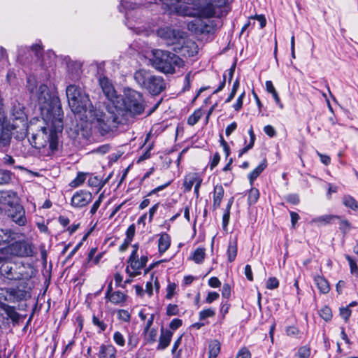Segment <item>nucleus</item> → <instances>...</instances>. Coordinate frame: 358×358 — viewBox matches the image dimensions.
<instances>
[{"instance_id":"27","label":"nucleus","mask_w":358,"mask_h":358,"mask_svg":"<svg viewBox=\"0 0 358 358\" xmlns=\"http://www.w3.org/2000/svg\"><path fill=\"white\" fill-rule=\"evenodd\" d=\"M314 281L320 292L322 294H327L330 290V286L328 281L320 275L315 276Z\"/></svg>"},{"instance_id":"46","label":"nucleus","mask_w":358,"mask_h":358,"mask_svg":"<svg viewBox=\"0 0 358 358\" xmlns=\"http://www.w3.org/2000/svg\"><path fill=\"white\" fill-rule=\"evenodd\" d=\"M339 220V229L342 231L343 234H345L350 231L351 229V224L345 219H338Z\"/></svg>"},{"instance_id":"31","label":"nucleus","mask_w":358,"mask_h":358,"mask_svg":"<svg viewBox=\"0 0 358 358\" xmlns=\"http://www.w3.org/2000/svg\"><path fill=\"white\" fill-rule=\"evenodd\" d=\"M228 261L232 262L237 255V241L236 240H231L229 242L227 251Z\"/></svg>"},{"instance_id":"60","label":"nucleus","mask_w":358,"mask_h":358,"mask_svg":"<svg viewBox=\"0 0 358 358\" xmlns=\"http://www.w3.org/2000/svg\"><path fill=\"white\" fill-rule=\"evenodd\" d=\"M340 315L345 321H348L351 315V310L348 307L341 308Z\"/></svg>"},{"instance_id":"51","label":"nucleus","mask_w":358,"mask_h":358,"mask_svg":"<svg viewBox=\"0 0 358 358\" xmlns=\"http://www.w3.org/2000/svg\"><path fill=\"white\" fill-rule=\"evenodd\" d=\"M266 288L268 289H274L279 287V281L275 277H271L266 281Z\"/></svg>"},{"instance_id":"56","label":"nucleus","mask_w":358,"mask_h":358,"mask_svg":"<svg viewBox=\"0 0 358 358\" xmlns=\"http://www.w3.org/2000/svg\"><path fill=\"white\" fill-rule=\"evenodd\" d=\"M103 197H104L103 194H101L99 195L98 199L96 200L95 202L93 203V205L90 209V213L92 215H94L96 213V212L97 211L98 208H99V206L103 201Z\"/></svg>"},{"instance_id":"23","label":"nucleus","mask_w":358,"mask_h":358,"mask_svg":"<svg viewBox=\"0 0 358 358\" xmlns=\"http://www.w3.org/2000/svg\"><path fill=\"white\" fill-rule=\"evenodd\" d=\"M127 262L129 264V266L131 268V269L134 270V272L130 271L129 266H127L126 268V273H128L129 275L131 278L140 274V272L138 271L144 268V266L138 259V257L136 259H128Z\"/></svg>"},{"instance_id":"10","label":"nucleus","mask_w":358,"mask_h":358,"mask_svg":"<svg viewBox=\"0 0 358 358\" xmlns=\"http://www.w3.org/2000/svg\"><path fill=\"white\" fill-rule=\"evenodd\" d=\"M10 120L13 121V129H16L20 127V125L17 122H19L23 128L26 127L27 117L24 112L23 107L21 106L20 103H18L17 105H14L10 109Z\"/></svg>"},{"instance_id":"40","label":"nucleus","mask_w":358,"mask_h":358,"mask_svg":"<svg viewBox=\"0 0 358 358\" xmlns=\"http://www.w3.org/2000/svg\"><path fill=\"white\" fill-rule=\"evenodd\" d=\"M205 257V249L204 248H196L192 256V259L196 264H201L203 262Z\"/></svg>"},{"instance_id":"7","label":"nucleus","mask_w":358,"mask_h":358,"mask_svg":"<svg viewBox=\"0 0 358 358\" xmlns=\"http://www.w3.org/2000/svg\"><path fill=\"white\" fill-rule=\"evenodd\" d=\"M122 102L124 110L132 117L142 115L145 110V102L143 94L131 88L124 89Z\"/></svg>"},{"instance_id":"30","label":"nucleus","mask_w":358,"mask_h":358,"mask_svg":"<svg viewBox=\"0 0 358 358\" xmlns=\"http://www.w3.org/2000/svg\"><path fill=\"white\" fill-rule=\"evenodd\" d=\"M221 345L217 340H213L208 345V358H217L220 352Z\"/></svg>"},{"instance_id":"36","label":"nucleus","mask_w":358,"mask_h":358,"mask_svg":"<svg viewBox=\"0 0 358 358\" xmlns=\"http://www.w3.org/2000/svg\"><path fill=\"white\" fill-rule=\"evenodd\" d=\"M157 35L166 40H171L176 38L174 30L169 27L160 28L157 30Z\"/></svg>"},{"instance_id":"11","label":"nucleus","mask_w":358,"mask_h":358,"mask_svg":"<svg viewBox=\"0 0 358 358\" xmlns=\"http://www.w3.org/2000/svg\"><path fill=\"white\" fill-rule=\"evenodd\" d=\"M93 199L91 192L87 190L81 189L77 191L71 198V204L73 207L80 208L86 206Z\"/></svg>"},{"instance_id":"45","label":"nucleus","mask_w":358,"mask_h":358,"mask_svg":"<svg viewBox=\"0 0 358 358\" xmlns=\"http://www.w3.org/2000/svg\"><path fill=\"white\" fill-rule=\"evenodd\" d=\"M106 183V180H101L97 176H91L88 180V185L90 187H99V188H102Z\"/></svg>"},{"instance_id":"28","label":"nucleus","mask_w":358,"mask_h":358,"mask_svg":"<svg viewBox=\"0 0 358 358\" xmlns=\"http://www.w3.org/2000/svg\"><path fill=\"white\" fill-rule=\"evenodd\" d=\"M1 309L4 310L8 317L14 322H18L20 320V315L16 311L15 307L8 304L1 305Z\"/></svg>"},{"instance_id":"17","label":"nucleus","mask_w":358,"mask_h":358,"mask_svg":"<svg viewBox=\"0 0 358 358\" xmlns=\"http://www.w3.org/2000/svg\"><path fill=\"white\" fill-rule=\"evenodd\" d=\"M0 204L11 208L18 203L17 194L12 191H0Z\"/></svg>"},{"instance_id":"48","label":"nucleus","mask_w":358,"mask_h":358,"mask_svg":"<svg viewBox=\"0 0 358 358\" xmlns=\"http://www.w3.org/2000/svg\"><path fill=\"white\" fill-rule=\"evenodd\" d=\"M345 259L349 263L351 273L358 275V266L356 262L348 255H345Z\"/></svg>"},{"instance_id":"18","label":"nucleus","mask_w":358,"mask_h":358,"mask_svg":"<svg viewBox=\"0 0 358 358\" xmlns=\"http://www.w3.org/2000/svg\"><path fill=\"white\" fill-rule=\"evenodd\" d=\"M198 45L192 39H186L180 48V52L185 57H193L198 52Z\"/></svg>"},{"instance_id":"39","label":"nucleus","mask_w":358,"mask_h":358,"mask_svg":"<svg viewBox=\"0 0 358 358\" xmlns=\"http://www.w3.org/2000/svg\"><path fill=\"white\" fill-rule=\"evenodd\" d=\"M10 288H0V307L1 305L6 304L5 302H10Z\"/></svg>"},{"instance_id":"13","label":"nucleus","mask_w":358,"mask_h":358,"mask_svg":"<svg viewBox=\"0 0 358 358\" xmlns=\"http://www.w3.org/2000/svg\"><path fill=\"white\" fill-rule=\"evenodd\" d=\"M145 89L152 95H158L166 89V83L162 77L152 75Z\"/></svg>"},{"instance_id":"1","label":"nucleus","mask_w":358,"mask_h":358,"mask_svg":"<svg viewBox=\"0 0 358 358\" xmlns=\"http://www.w3.org/2000/svg\"><path fill=\"white\" fill-rule=\"evenodd\" d=\"M49 113H41L44 121L46 122L47 127H41L36 133H33L29 140L32 146L36 149L45 148L48 145L52 152L58 148V135L59 132H62L63 129V117L64 113L60 106V112L53 111L52 108H50Z\"/></svg>"},{"instance_id":"64","label":"nucleus","mask_w":358,"mask_h":358,"mask_svg":"<svg viewBox=\"0 0 358 358\" xmlns=\"http://www.w3.org/2000/svg\"><path fill=\"white\" fill-rule=\"evenodd\" d=\"M286 201L292 204L297 205L300 200L298 194H291L286 196Z\"/></svg>"},{"instance_id":"2","label":"nucleus","mask_w":358,"mask_h":358,"mask_svg":"<svg viewBox=\"0 0 358 358\" xmlns=\"http://www.w3.org/2000/svg\"><path fill=\"white\" fill-rule=\"evenodd\" d=\"M17 233L8 228H0V264L15 257L34 255V245L27 240H17Z\"/></svg>"},{"instance_id":"19","label":"nucleus","mask_w":358,"mask_h":358,"mask_svg":"<svg viewBox=\"0 0 358 358\" xmlns=\"http://www.w3.org/2000/svg\"><path fill=\"white\" fill-rule=\"evenodd\" d=\"M2 262L0 265V273L4 278L11 280H17L22 278V274L17 273L15 268L10 264H3Z\"/></svg>"},{"instance_id":"35","label":"nucleus","mask_w":358,"mask_h":358,"mask_svg":"<svg viewBox=\"0 0 358 358\" xmlns=\"http://www.w3.org/2000/svg\"><path fill=\"white\" fill-rule=\"evenodd\" d=\"M102 312H101V316L99 317L98 315H96L93 314L92 315V324L99 329L98 332L101 333L106 330L107 324L104 322L103 320H101Z\"/></svg>"},{"instance_id":"37","label":"nucleus","mask_w":358,"mask_h":358,"mask_svg":"<svg viewBox=\"0 0 358 358\" xmlns=\"http://www.w3.org/2000/svg\"><path fill=\"white\" fill-rule=\"evenodd\" d=\"M259 198V189L252 187L250 189L248 193V203L249 206L255 204Z\"/></svg>"},{"instance_id":"20","label":"nucleus","mask_w":358,"mask_h":358,"mask_svg":"<svg viewBox=\"0 0 358 358\" xmlns=\"http://www.w3.org/2000/svg\"><path fill=\"white\" fill-rule=\"evenodd\" d=\"M151 76L150 72L145 69H139L134 74L135 81L143 88H145Z\"/></svg>"},{"instance_id":"55","label":"nucleus","mask_w":358,"mask_h":358,"mask_svg":"<svg viewBox=\"0 0 358 358\" xmlns=\"http://www.w3.org/2000/svg\"><path fill=\"white\" fill-rule=\"evenodd\" d=\"M176 289V285L174 282L169 283L166 287V299H171L174 295Z\"/></svg>"},{"instance_id":"49","label":"nucleus","mask_w":358,"mask_h":358,"mask_svg":"<svg viewBox=\"0 0 358 358\" xmlns=\"http://www.w3.org/2000/svg\"><path fill=\"white\" fill-rule=\"evenodd\" d=\"M166 315L168 316L178 315L180 310L178 305L176 304H169L166 307Z\"/></svg>"},{"instance_id":"25","label":"nucleus","mask_w":358,"mask_h":358,"mask_svg":"<svg viewBox=\"0 0 358 358\" xmlns=\"http://www.w3.org/2000/svg\"><path fill=\"white\" fill-rule=\"evenodd\" d=\"M171 245V237L166 233L161 234L158 241V250L159 253H164Z\"/></svg>"},{"instance_id":"50","label":"nucleus","mask_w":358,"mask_h":358,"mask_svg":"<svg viewBox=\"0 0 358 358\" xmlns=\"http://www.w3.org/2000/svg\"><path fill=\"white\" fill-rule=\"evenodd\" d=\"M113 340L115 343L120 347H123L125 345L124 336L120 331H115L114 333Z\"/></svg>"},{"instance_id":"41","label":"nucleus","mask_w":358,"mask_h":358,"mask_svg":"<svg viewBox=\"0 0 358 358\" xmlns=\"http://www.w3.org/2000/svg\"><path fill=\"white\" fill-rule=\"evenodd\" d=\"M12 173L10 171L0 169V185L8 184L11 180Z\"/></svg>"},{"instance_id":"52","label":"nucleus","mask_w":358,"mask_h":358,"mask_svg":"<svg viewBox=\"0 0 358 358\" xmlns=\"http://www.w3.org/2000/svg\"><path fill=\"white\" fill-rule=\"evenodd\" d=\"M310 355V348L307 346L301 347L297 352L298 358H308Z\"/></svg>"},{"instance_id":"53","label":"nucleus","mask_w":358,"mask_h":358,"mask_svg":"<svg viewBox=\"0 0 358 358\" xmlns=\"http://www.w3.org/2000/svg\"><path fill=\"white\" fill-rule=\"evenodd\" d=\"M138 344V338L135 336H129L128 338V348L129 351H132L137 347Z\"/></svg>"},{"instance_id":"57","label":"nucleus","mask_w":358,"mask_h":358,"mask_svg":"<svg viewBox=\"0 0 358 358\" xmlns=\"http://www.w3.org/2000/svg\"><path fill=\"white\" fill-rule=\"evenodd\" d=\"M220 297L219 293L216 292H209L208 293V295L205 299V303H211L213 301L217 300Z\"/></svg>"},{"instance_id":"15","label":"nucleus","mask_w":358,"mask_h":358,"mask_svg":"<svg viewBox=\"0 0 358 358\" xmlns=\"http://www.w3.org/2000/svg\"><path fill=\"white\" fill-rule=\"evenodd\" d=\"M99 83L106 98L108 100L113 101L116 97V91L112 82L106 76H100Z\"/></svg>"},{"instance_id":"8","label":"nucleus","mask_w":358,"mask_h":358,"mask_svg":"<svg viewBox=\"0 0 358 358\" xmlns=\"http://www.w3.org/2000/svg\"><path fill=\"white\" fill-rule=\"evenodd\" d=\"M227 3L228 0H210L203 8L202 13L206 17H221L229 12Z\"/></svg>"},{"instance_id":"32","label":"nucleus","mask_w":358,"mask_h":358,"mask_svg":"<svg viewBox=\"0 0 358 358\" xmlns=\"http://www.w3.org/2000/svg\"><path fill=\"white\" fill-rule=\"evenodd\" d=\"M266 91L272 94L273 98L274 99L277 105H278L281 108L283 107L282 103L280 101V99L278 96L277 91L275 90L273 83L271 80H267L265 83Z\"/></svg>"},{"instance_id":"16","label":"nucleus","mask_w":358,"mask_h":358,"mask_svg":"<svg viewBox=\"0 0 358 358\" xmlns=\"http://www.w3.org/2000/svg\"><path fill=\"white\" fill-rule=\"evenodd\" d=\"M173 335V331L164 328L162 326L160 328V335L159 338V343L156 348L157 350H165L170 345Z\"/></svg>"},{"instance_id":"24","label":"nucleus","mask_w":358,"mask_h":358,"mask_svg":"<svg viewBox=\"0 0 358 358\" xmlns=\"http://www.w3.org/2000/svg\"><path fill=\"white\" fill-rule=\"evenodd\" d=\"M336 219H341V217L334 215H324L313 219L311 222L318 225H326L334 223Z\"/></svg>"},{"instance_id":"44","label":"nucleus","mask_w":358,"mask_h":358,"mask_svg":"<svg viewBox=\"0 0 358 358\" xmlns=\"http://www.w3.org/2000/svg\"><path fill=\"white\" fill-rule=\"evenodd\" d=\"M86 179V173L79 172L74 180L70 182V186L72 187H77L82 185Z\"/></svg>"},{"instance_id":"42","label":"nucleus","mask_w":358,"mask_h":358,"mask_svg":"<svg viewBox=\"0 0 358 358\" xmlns=\"http://www.w3.org/2000/svg\"><path fill=\"white\" fill-rule=\"evenodd\" d=\"M67 67L69 69V71H70L72 74H76L78 76L81 71L82 64L78 62L70 61L67 63Z\"/></svg>"},{"instance_id":"38","label":"nucleus","mask_w":358,"mask_h":358,"mask_svg":"<svg viewBox=\"0 0 358 358\" xmlns=\"http://www.w3.org/2000/svg\"><path fill=\"white\" fill-rule=\"evenodd\" d=\"M203 115L201 109H196L194 112L189 116L187 119V124L190 126L195 125L201 119Z\"/></svg>"},{"instance_id":"6","label":"nucleus","mask_w":358,"mask_h":358,"mask_svg":"<svg viewBox=\"0 0 358 358\" xmlns=\"http://www.w3.org/2000/svg\"><path fill=\"white\" fill-rule=\"evenodd\" d=\"M69 105L74 113H87L88 110L93 106L89 95L83 88L76 85H69L66 89Z\"/></svg>"},{"instance_id":"9","label":"nucleus","mask_w":358,"mask_h":358,"mask_svg":"<svg viewBox=\"0 0 358 358\" xmlns=\"http://www.w3.org/2000/svg\"><path fill=\"white\" fill-rule=\"evenodd\" d=\"M164 9L174 11L180 15H190L191 10L187 4H190L192 0H161Z\"/></svg>"},{"instance_id":"63","label":"nucleus","mask_w":358,"mask_h":358,"mask_svg":"<svg viewBox=\"0 0 358 358\" xmlns=\"http://www.w3.org/2000/svg\"><path fill=\"white\" fill-rule=\"evenodd\" d=\"M222 296L224 299H229L231 296V287L229 284L225 283L223 285L222 289Z\"/></svg>"},{"instance_id":"47","label":"nucleus","mask_w":358,"mask_h":358,"mask_svg":"<svg viewBox=\"0 0 358 358\" xmlns=\"http://www.w3.org/2000/svg\"><path fill=\"white\" fill-rule=\"evenodd\" d=\"M215 315V311L213 308L204 309L199 312V320H203L208 317H213Z\"/></svg>"},{"instance_id":"5","label":"nucleus","mask_w":358,"mask_h":358,"mask_svg":"<svg viewBox=\"0 0 358 358\" xmlns=\"http://www.w3.org/2000/svg\"><path fill=\"white\" fill-rule=\"evenodd\" d=\"M150 59L152 66L164 73H174L176 68L184 65L183 60L178 55L162 50H154Z\"/></svg>"},{"instance_id":"3","label":"nucleus","mask_w":358,"mask_h":358,"mask_svg":"<svg viewBox=\"0 0 358 358\" xmlns=\"http://www.w3.org/2000/svg\"><path fill=\"white\" fill-rule=\"evenodd\" d=\"M26 87L29 92L31 99L37 102L41 111L48 113L50 108H52L53 111L60 112L62 106L59 97L52 95L48 87L45 84H41L38 87L36 76L29 75L27 77Z\"/></svg>"},{"instance_id":"26","label":"nucleus","mask_w":358,"mask_h":358,"mask_svg":"<svg viewBox=\"0 0 358 358\" xmlns=\"http://www.w3.org/2000/svg\"><path fill=\"white\" fill-rule=\"evenodd\" d=\"M267 166L266 159H264L248 175V179L251 185L253 184L254 181L257 177L263 172V171Z\"/></svg>"},{"instance_id":"21","label":"nucleus","mask_w":358,"mask_h":358,"mask_svg":"<svg viewBox=\"0 0 358 358\" xmlns=\"http://www.w3.org/2000/svg\"><path fill=\"white\" fill-rule=\"evenodd\" d=\"M224 194V189L222 185H217L214 187L213 192V210H217L221 206V203Z\"/></svg>"},{"instance_id":"34","label":"nucleus","mask_w":358,"mask_h":358,"mask_svg":"<svg viewBox=\"0 0 358 358\" xmlns=\"http://www.w3.org/2000/svg\"><path fill=\"white\" fill-rule=\"evenodd\" d=\"M343 205L352 209V210L357 211L358 210V202L357 201L350 195H345L343 198Z\"/></svg>"},{"instance_id":"62","label":"nucleus","mask_w":358,"mask_h":358,"mask_svg":"<svg viewBox=\"0 0 358 358\" xmlns=\"http://www.w3.org/2000/svg\"><path fill=\"white\" fill-rule=\"evenodd\" d=\"M135 230H136L135 225L134 224H131L127 229L126 239H127L128 241H132V239L135 235Z\"/></svg>"},{"instance_id":"43","label":"nucleus","mask_w":358,"mask_h":358,"mask_svg":"<svg viewBox=\"0 0 358 358\" xmlns=\"http://www.w3.org/2000/svg\"><path fill=\"white\" fill-rule=\"evenodd\" d=\"M182 335H180L174 342L172 347L171 353L174 358H180L181 355V349L178 351V349L181 344Z\"/></svg>"},{"instance_id":"33","label":"nucleus","mask_w":358,"mask_h":358,"mask_svg":"<svg viewBox=\"0 0 358 358\" xmlns=\"http://www.w3.org/2000/svg\"><path fill=\"white\" fill-rule=\"evenodd\" d=\"M127 296L120 291H116L108 298L109 301L114 304H120L125 302Z\"/></svg>"},{"instance_id":"59","label":"nucleus","mask_w":358,"mask_h":358,"mask_svg":"<svg viewBox=\"0 0 358 358\" xmlns=\"http://www.w3.org/2000/svg\"><path fill=\"white\" fill-rule=\"evenodd\" d=\"M236 358H251V354L249 350L243 347L238 352Z\"/></svg>"},{"instance_id":"61","label":"nucleus","mask_w":358,"mask_h":358,"mask_svg":"<svg viewBox=\"0 0 358 358\" xmlns=\"http://www.w3.org/2000/svg\"><path fill=\"white\" fill-rule=\"evenodd\" d=\"M119 319L124 322H129L131 319V315L126 310H120L118 311Z\"/></svg>"},{"instance_id":"29","label":"nucleus","mask_w":358,"mask_h":358,"mask_svg":"<svg viewBox=\"0 0 358 358\" xmlns=\"http://www.w3.org/2000/svg\"><path fill=\"white\" fill-rule=\"evenodd\" d=\"M199 178V176L196 173H189L185 176L183 182L185 192H189Z\"/></svg>"},{"instance_id":"22","label":"nucleus","mask_w":358,"mask_h":358,"mask_svg":"<svg viewBox=\"0 0 358 358\" xmlns=\"http://www.w3.org/2000/svg\"><path fill=\"white\" fill-rule=\"evenodd\" d=\"M117 350L111 344L101 345L99 352V358H116Z\"/></svg>"},{"instance_id":"12","label":"nucleus","mask_w":358,"mask_h":358,"mask_svg":"<svg viewBox=\"0 0 358 358\" xmlns=\"http://www.w3.org/2000/svg\"><path fill=\"white\" fill-rule=\"evenodd\" d=\"M8 216L16 224L19 226H24L27 223V218L25 216V210L23 206L20 204L12 206L7 210Z\"/></svg>"},{"instance_id":"54","label":"nucleus","mask_w":358,"mask_h":358,"mask_svg":"<svg viewBox=\"0 0 358 358\" xmlns=\"http://www.w3.org/2000/svg\"><path fill=\"white\" fill-rule=\"evenodd\" d=\"M320 316L325 320L329 321L332 317L331 310L329 307H324L320 310Z\"/></svg>"},{"instance_id":"4","label":"nucleus","mask_w":358,"mask_h":358,"mask_svg":"<svg viewBox=\"0 0 358 358\" xmlns=\"http://www.w3.org/2000/svg\"><path fill=\"white\" fill-rule=\"evenodd\" d=\"M88 120L95 124L99 131L102 134H106L117 128L120 123L119 117L113 113H104L101 109L92 106L85 115Z\"/></svg>"},{"instance_id":"58","label":"nucleus","mask_w":358,"mask_h":358,"mask_svg":"<svg viewBox=\"0 0 358 358\" xmlns=\"http://www.w3.org/2000/svg\"><path fill=\"white\" fill-rule=\"evenodd\" d=\"M182 324V321L180 319L175 318L171 320V322L169 324V329L171 331H174L178 329L179 327H180Z\"/></svg>"},{"instance_id":"14","label":"nucleus","mask_w":358,"mask_h":358,"mask_svg":"<svg viewBox=\"0 0 358 358\" xmlns=\"http://www.w3.org/2000/svg\"><path fill=\"white\" fill-rule=\"evenodd\" d=\"M10 302L15 303L21 301H27L31 298V293L27 286L20 285L15 287L10 288Z\"/></svg>"}]
</instances>
